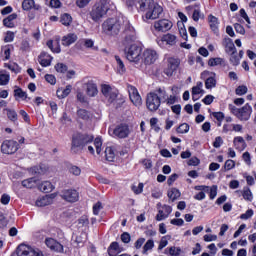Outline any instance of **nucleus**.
<instances>
[{
	"label": "nucleus",
	"instance_id": "9b49d317",
	"mask_svg": "<svg viewBox=\"0 0 256 256\" xmlns=\"http://www.w3.org/2000/svg\"><path fill=\"white\" fill-rule=\"evenodd\" d=\"M146 107L149 111H157L161 107V98L155 92H150L146 98Z\"/></svg>",
	"mask_w": 256,
	"mask_h": 256
},
{
	"label": "nucleus",
	"instance_id": "09e8293b",
	"mask_svg": "<svg viewBox=\"0 0 256 256\" xmlns=\"http://www.w3.org/2000/svg\"><path fill=\"white\" fill-rule=\"evenodd\" d=\"M9 79V73H7L6 71L0 72V85H7V83H9Z\"/></svg>",
	"mask_w": 256,
	"mask_h": 256
},
{
	"label": "nucleus",
	"instance_id": "f704fd0d",
	"mask_svg": "<svg viewBox=\"0 0 256 256\" xmlns=\"http://www.w3.org/2000/svg\"><path fill=\"white\" fill-rule=\"evenodd\" d=\"M164 253H165V255H169V256H179V255H181V248L171 246L169 248H166L164 250Z\"/></svg>",
	"mask_w": 256,
	"mask_h": 256
},
{
	"label": "nucleus",
	"instance_id": "4d7b16f0",
	"mask_svg": "<svg viewBox=\"0 0 256 256\" xmlns=\"http://www.w3.org/2000/svg\"><path fill=\"white\" fill-rule=\"evenodd\" d=\"M143 183H139L138 186H132V191L135 193V195H141L143 193Z\"/></svg>",
	"mask_w": 256,
	"mask_h": 256
},
{
	"label": "nucleus",
	"instance_id": "f03ea898",
	"mask_svg": "<svg viewBox=\"0 0 256 256\" xmlns=\"http://www.w3.org/2000/svg\"><path fill=\"white\" fill-rule=\"evenodd\" d=\"M127 20L123 18H108L102 24V31L106 35L115 36L119 35V32L125 27Z\"/></svg>",
	"mask_w": 256,
	"mask_h": 256
},
{
	"label": "nucleus",
	"instance_id": "680f3d73",
	"mask_svg": "<svg viewBox=\"0 0 256 256\" xmlns=\"http://www.w3.org/2000/svg\"><path fill=\"white\" fill-rule=\"evenodd\" d=\"M78 224L81 225V227H87V225H89V217L85 215L82 216L78 219Z\"/></svg>",
	"mask_w": 256,
	"mask_h": 256
},
{
	"label": "nucleus",
	"instance_id": "412c9836",
	"mask_svg": "<svg viewBox=\"0 0 256 256\" xmlns=\"http://www.w3.org/2000/svg\"><path fill=\"white\" fill-rule=\"evenodd\" d=\"M54 199L55 194L42 196L36 200V207H47V205H51V203H53Z\"/></svg>",
	"mask_w": 256,
	"mask_h": 256
},
{
	"label": "nucleus",
	"instance_id": "c03bdc74",
	"mask_svg": "<svg viewBox=\"0 0 256 256\" xmlns=\"http://www.w3.org/2000/svg\"><path fill=\"white\" fill-rule=\"evenodd\" d=\"M225 63V60L223 58H210L208 61V65L210 67H217V65H223Z\"/></svg>",
	"mask_w": 256,
	"mask_h": 256
},
{
	"label": "nucleus",
	"instance_id": "7c9ffc66",
	"mask_svg": "<svg viewBox=\"0 0 256 256\" xmlns=\"http://www.w3.org/2000/svg\"><path fill=\"white\" fill-rule=\"evenodd\" d=\"M233 143L236 149H238V151H243L245 150V147H247V144L245 143V139H243V137L241 136L235 137L233 140Z\"/></svg>",
	"mask_w": 256,
	"mask_h": 256
},
{
	"label": "nucleus",
	"instance_id": "0eeeda50",
	"mask_svg": "<svg viewBox=\"0 0 256 256\" xmlns=\"http://www.w3.org/2000/svg\"><path fill=\"white\" fill-rule=\"evenodd\" d=\"M163 14V7L159 5V3L154 2L143 15L144 21H154L155 19H159Z\"/></svg>",
	"mask_w": 256,
	"mask_h": 256
},
{
	"label": "nucleus",
	"instance_id": "a19ab883",
	"mask_svg": "<svg viewBox=\"0 0 256 256\" xmlns=\"http://www.w3.org/2000/svg\"><path fill=\"white\" fill-rule=\"evenodd\" d=\"M71 89H73V87L71 85H67L63 91L58 90L57 97H59V99H65V97L69 96L71 93Z\"/></svg>",
	"mask_w": 256,
	"mask_h": 256
},
{
	"label": "nucleus",
	"instance_id": "393cba45",
	"mask_svg": "<svg viewBox=\"0 0 256 256\" xmlns=\"http://www.w3.org/2000/svg\"><path fill=\"white\" fill-rule=\"evenodd\" d=\"M98 93L97 84L91 81L86 83V95H88V97H97Z\"/></svg>",
	"mask_w": 256,
	"mask_h": 256
},
{
	"label": "nucleus",
	"instance_id": "bf43d9fd",
	"mask_svg": "<svg viewBox=\"0 0 256 256\" xmlns=\"http://www.w3.org/2000/svg\"><path fill=\"white\" fill-rule=\"evenodd\" d=\"M55 69H56L57 73H66L67 65H65L63 63H58L55 65Z\"/></svg>",
	"mask_w": 256,
	"mask_h": 256
},
{
	"label": "nucleus",
	"instance_id": "c85d7f7f",
	"mask_svg": "<svg viewBox=\"0 0 256 256\" xmlns=\"http://www.w3.org/2000/svg\"><path fill=\"white\" fill-rule=\"evenodd\" d=\"M22 185L26 187V189H33V187H37V185H39V179L36 177L28 178L22 181Z\"/></svg>",
	"mask_w": 256,
	"mask_h": 256
},
{
	"label": "nucleus",
	"instance_id": "338daca9",
	"mask_svg": "<svg viewBox=\"0 0 256 256\" xmlns=\"http://www.w3.org/2000/svg\"><path fill=\"white\" fill-rule=\"evenodd\" d=\"M234 29L236 33H240V35H245V28L243 27V25L236 23L234 24Z\"/></svg>",
	"mask_w": 256,
	"mask_h": 256
},
{
	"label": "nucleus",
	"instance_id": "e2e57ef3",
	"mask_svg": "<svg viewBox=\"0 0 256 256\" xmlns=\"http://www.w3.org/2000/svg\"><path fill=\"white\" fill-rule=\"evenodd\" d=\"M202 92H203V89L197 88V86H194L192 88V99H193V101H197L198 98H195V95H201Z\"/></svg>",
	"mask_w": 256,
	"mask_h": 256
},
{
	"label": "nucleus",
	"instance_id": "774afa93",
	"mask_svg": "<svg viewBox=\"0 0 256 256\" xmlns=\"http://www.w3.org/2000/svg\"><path fill=\"white\" fill-rule=\"evenodd\" d=\"M252 215H253V210L249 209L244 214L240 215V219H243V220L251 219Z\"/></svg>",
	"mask_w": 256,
	"mask_h": 256
},
{
	"label": "nucleus",
	"instance_id": "2eb2a0df",
	"mask_svg": "<svg viewBox=\"0 0 256 256\" xmlns=\"http://www.w3.org/2000/svg\"><path fill=\"white\" fill-rule=\"evenodd\" d=\"M60 197H62L64 201H68V203H75L79 201V192L73 189L63 190L60 194Z\"/></svg>",
	"mask_w": 256,
	"mask_h": 256
},
{
	"label": "nucleus",
	"instance_id": "58836bf2",
	"mask_svg": "<svg viewBox=\"0 0 256 256\" xmlns=\"http://www.w3.org/2000/svg\"><path fill=\"white\" fill-rule=\"evenodd\" d=\"M113 251H116V253H121L123 249L119 246V242H112L110 246L108 247V255L109 256H115L113 254Z\"/></svg>",
	"mask_w": 256,
	"mask_h": 256
},
{
	"label": "nucleus",
	"instance_id": "6e6552de",
	"mask_svg": "<svg viewBox=\"0 0 256 256\" xmlns=\"http://www.w3.org/2000/svg\"><path fill=\"white\" fill-rule=\"evenodd\" d=\"M108 133L111 137H116V139H127L131 135V128H129V125L122 123L114 129H109Z\"/></svg>",
	"mask_w": 256,
	"mask_h": 256
},
{
	"label": "nucleus",
	"instance_id": "4be33fe9",
	"mask_svg": "<svg viewBox=\"0 0 256 256\" xmlns=\"http://www.w3.org/2000/svg\"><path fill=\"white\" fill-rule=\"evenodd\" d=\"M46 246L51 249V251H56V253H63V245L61 243L57 242L53 238H47L45 240Z\"/></svg>",
	"mask_w": 256,
	"mask_h": 256
},
{
	"label": "nucleus",
	"instance_id": "b1692460",
	"mask_svg": "<svg viewBox=\"0 0 256 256\" xmlns=\"http://www.w3.org/2000/svg\"><path fill=\"white\" fill-rule=\"evenodd\" d=\"M208 23L211 31H213L215 35H219V18L213 16V14H210L208 16Z\"/></svg>",
	"mask_w": 256,
	"mask_h": 256
},
{
	"label": "nucleus",
	"instance_id": "6ab92c4d",
	"mask_svg": "<svg viewBox=\"0 0 256 256\" xmlns=\"http://www.w3.org/2000/svg\"><path fill=\"white\" fill-rule=\"evenodd\" d=\"M178 67H179V59L169 58L168 66L164 70L165 75H167V77H171L173 75V73H175V71H177Z\"/></svg>",
	"mask_w": 256,
	"mask_h": 256
},
{
	"label": "nucleus",
	"instance_id": "f3484780",
	"mask_svg": "<svg viewBox=\"0 0 256 256\" xmlns=\"http://www.w3.org/2000/svg\"><path fill=\"white\" fill-rule=\"evenodd\" d=\"M157 51L153 49H146L143 53V61L145 65H153L158 59Z\"/></svg>",
	"mask_w": 256,
	"mask_h": 256
},
{
	"label": "nucleus",
	"instance_id": "f257e3e1",
	"mask_svg": "<svg viewBox=\"0 0 256 256\" xmlns=\"http://www.w3.org/2000/svg\"><path fill=\"white\" fill-rule=\"evenodd\" d=\"M114 9L115 4L111 0H99L93 5L90 11V17L92 21L99 23L101 19L107 17V13H109V11H113Z\"/></svg>",
	"mask_w": 256,
	"mask_h": 256
},
{
	"label": "nucleus",
	"instance_id": "4c0bfd02",
	"mask_svg": "<svg viewBox=\"0 0 256 256\" xmlns=\"http://www.w3.org/2000/svg\"><path fill=\"white\" fill-rule=\"evenodd\" d=\"M115 148L114 147H106L105 149V157L106 161H115Z\"/></svg>",
	"mask_w": 256,
	"mask_h": 256
},
{
	"label": "nucleus",
	"instance_id": "72a5a7b5",
	"mask_svg": "<svg viewBox=\"0 0 256 256\" xmlns=\"http://www.w3.org/2000/svg\"><path fill=\"white\" fill-rule=\"evenodd\" d=\"M39 189L40 191H43V193H51V191L55 189V186L49 181H44L39 185Z\"/></svg>",
	"mask_w": 256,
	"mask_h": 256
},
{
	"label": "nucleus",
	"instance_id": "37998d69",
	"mask_svg": "<svg viewBox=\"0 0 256 256\" xmlns=\"http://www.w3.org/2000/svg\"><path fill=\"white\" fill-rule=\"evenodd\" d=\"M156 95L159 97L160 102L161 101L165 102L166 99L169 97V95L167 94V91L165 90V88H158L156 90Z\"/></svg>",
	"mask_w": 256,
	"mask_h": 256
},
{
	"label": "nucleus",
	"instance_id": "e433bc0d",
	"mask_svg": "<svg viewBox=\"0 0 256 256\" xmlns=\"http://www.w3.org/2000/svg\"><path fill=\"white\" fill-rule=\"evenodd\" d=\"M115 61H116V69L118 73L123 75L127 69L125 68V63H123V60H121V57L115 56Z\"/></svg>",
	"mask_w": 256,
	"mask_h": 256
},
{
	"label": "nucleus",
	"instance_id": "de8ad7c7",
	"mask_svg": "<svg viewBox=\"0 0 256 256\" xmlns=\"http://www.w3.org/2000/svg\"><path fill=\"white\" fill-rule=\"evenodd\" d=\"M217 85V80L215 77H209L205 81V87L206 89H213Z\"/></svg>",
	"mask_w": 256,
	"mask_h": 256
},
{
	"label": "nucleus",
	"instance_id": "423d86ee",
	"mask_svg": "<svg viewBox=\"0 0 256 256\" xmlns=\"http://www.w3.org/2000/svg\"><path fill=\"white\" fill-rule=\"evenodd\" d=\"M123 45L125 47H129L131 45H135V41H137V34L135 32V28L129 24V21L125 22L124 32H123Z\"/></svg>",
	"mask_w": 256,
	"mask_h": 256
},
{
	"label": "nucleus",
	"instance_id": "1a4fd4ad",
	"mask_svg": "<svg viewBox=\"0 0 256 256\" xmlns=\"http://www.w3.org/2000/svg\"><path fill=\"white\" fill-rule=\"evenodd\" d=\"M101 93L107 99L108 103H115L119 95V91L116 88L111 87L109 84L101 85Z\"/></svg>",
	"mask_w": 256,
	"mask_h": 256
},
{
	"label": "nucleus",
	"instance_id": "5fc2aeb1",
	"mask_svg": "<svg viewBox=\"0 0 256 256\" xmlns=\"http://www.w3.org/2000/svg\"><path fill=\"white\" fill-rule=\"evenodd\" d=\"M176 131H177V133H181V134L189 133V124H187V123L181 124V125L177 128Z\"/></svg>",
	"mask_w": 256,
	"mask_h": 256
},
{
	"label": "nucleus",
	"instance_id": "69168bd1",
	"mask_svg": "<svg viewBox=\"0 0 256 256\" xmlns=\"http://www.w3.org/2000/svg\"><path fill=\"white\" fill-rule=\"evenodd\" d=\"M212 117L217 121H223V119H225V114L223 112H213Z\"/></svg>",
	"mask_w": 256,
	"mask_h": 256
},
{
	"label": "nucleus",
	"instance_id": "052dcab7",
	"mask_svg": "<svg viewBox=\"0 0 256 256\" xmlns=\"http://www.w3.org/2000/svg\"><path fill=\"white\" fill-rule=\"evenodd\" d=\"M236 95H245L247 93V86L241 85L238 86L235 90Z\"/></svg>",
	"mask_w": 256,
	"mask_h": 256
},
{
	"label": "nucleus",
	"instance_id": "0e129e2a",
	"mask_svg": "<svg viewBox=\"0 0 256 256\" xmlns=\"http://www.w3.org/2000/svg\"><path fill=\"white\" fill-rule=\"evenodd\" d=\"M45 80L47 83H50V85H55L57 83V79L52 74H46Z\"/></svg>",
	"mask_w": 256,
	"mask_h": 256
},
{
	"label": "nucleus",
	"instance_id": "7ed1b4c3",
	"mask_svg": "<svg viewBox=\"0 0 256 256\" xmlns=\"http://www.w3.org/2000/svg\"><path fill=\"white\" fill-rule=\"evenodd\" d=\"M95 137L91 134H81L78 133L72 137V153H79L82 149H85L87 145L93 143Z\"/></svg>",
	"mask_w": 256,
	"mask_h": 256
},
{
	"label": "nucleus",
	"instance_id": "49530a36",
	"mask_svg": "<svg viewBox=\"0 0 256 256\" xmlns=\"http://www.w3.org/2000/svg\"><path fill=\"white\" fill-rule=\"evenodd\" d=\"M229 55H230L229 61H230L231 65H234V67H237V65H239V63L241 61V59L237 55V51L232 54H229Z\"/></svg>",
	"mask_w": 256,
	"mask_h": 256
},
{
	"label": "nucleus",
	"instance_id": "a18cd8bd",
	"mask_svg": "<svg viewBox=\"0 0 256 256\" xmlns=\"http://www.w3.org/2000/svg\"><path fill=\"white\" fill-rule=\"evenodd\" d=\"M2 57L3 61H9V59L11 58V47L4 46L2 48Z\"/></svg>",
	"mask_w": 256,
	"mask_h": 256
},
{
	"label": "nucleus",
	"instance_id": "13d9d810",
	"mask_svg": "<svg viewBox=\"0 0 256 256\" xmlns=\"http://www.w3.org/2000/svg\"><path fill=\"white\" fill-rule=\"evenodd\" d=\"M225 171H231V169H235V162L231 159L227 160L224 164Z\"/></svg>",
	"mask_w": 256,
	"mask_h": 256
},
{
	"label": "nucleus",
	"instance_id": "bb28decb",
	"mask_svg": "<svg viewBox=\"0 0 256 256\" xmlns=\"http://www.w3.org/2000/svg\"><path fill=\"white\" fill-rule=\"evenodd\" d=\"M77 41V36L75 33H69L62 37V45L64 47H69V45H73Z\"/></svg>",
	"mask_w": 256,
	"mask_h": 256
},
{
	"label": "nucleus",
	"instance_id": "a211bd4d",
	"mask_svg": "<svg viewBox=\"0 0 256 256\" xmlns=\"http://www.w3.org/2000/svg\"><path fill=\"white\" fill-rule=\"evenodd\" d=\"M157 43L159 47H163V45H169L170 47H173V45L177 44V36L168 33L161 37V39L157 40Z\"/></svg>",
	"mask_w": 256,
	"mask_h": 256
},
{
	"label": "nucleus",
	"instance_id": "f8f14e48",
	"mask_svg": "<svg viewBox=\"0 0 256 256\" xmlns=\"http://www.w3.org/2000/svg\"><path fill=\"white\" fill-rule=\"evenodd\" d=\"M19 150V143L15 140H5L1 145L2 153L6 155H13V153H17Z\"/></svg>",
	"mask_w": 256,
	"mask_h": 256
},
{
	"label": "nucleus",
	"instance_id": "79ce46f5",
	"mask_svg": "<svg viewBox=\"0 0 256 256\" xmlns=\"http://www.w3.org/2000/svg\"><path fill=\"white\" fill-rule=\"evenodd\" d=\"M242 197L245 199V201H253V192H251L249 187L243 188Z\"/></svg>",
	"mask_w": 256,
	"mask_h": 256
},
{
	"label": "nucleus",
	"instance_id": "3c124183",
	"mask_svg": "<svg viewBox=\"0 0 256 256\" xmlns=\"http://www.w3.org/2000/svg\"><path fill=\"white\" fill-rule=\"evenodd\" d=\"M14 97H19V99H27V92L23 91L21 88L14 90Z\"/></svg>",
	"mask_w": 256,
	"mask_h": 256
},
{
	"label": "nucleus",
	"instance_id": "864d4df0",
	"mask_svg": "<svg viewBox=\"0 0 256 256\" xmlns=\"http://www.w3.org/2000/svg\"><path fill=\"white\" fill-rule=\"evenodd\" d=\"M155 247V242L153 240H148L145 245L143 246V253H147V251H151Z\"/></svg>",
	"mask_w": 256,
	"mask_h": 256
},
{
	"label": "nucleus",
	"instance_id": "603ef678",
	"mask_svg": "<svg viewBox=\"0 0 256 256\" xmlns=\"http://www.w3.org/2000/svg\"><path fill=\"white\" fill-rule=\"evenodd\" d=\"M69 173H71V175H75L76 177H79V175H81V168H79L78 166H70L68 168Z\"/></svg>",
	"mask_w": 256,
	"mask_h": 256
},
{
	"label": "nucleus",
	"instance_id": "aec40b11",
	"mask_svg": "<svg viewBox=\"0 0 256 256\" xmlns=\"http://www.w3.org/2000/svg\"><path fill=\"white\" fill-rule=\"evenodd\" d=\"M173 211V208L169 205H163L162 208H159L158 214L156 215V221H163V219H167L169 215H171V212Z\"/></svg>",
	"mask_w": 256,
	"mask_h": 256
},
{
	"label": "nucleus",
	"instance_id": "c9c22d12",
	"mask_svg": "<svg viewBox=\"0 0 256 256\" xmlns=\"http://www.w3.org/2000/svg\"><path fill=\"white\" fill-rule=\"evenodd\" d=\"M60 23H62V25L65 27H69V25L73 23V17H71V15L68 13H64L60 16Z\"/></svg>",
	"mask_w": 256,
	"mask_h": 256
},
{
	"label": "nucleus",
	"instance_id": "c756f323",
	"mask_svg": "<svg viewBox=\"0 0 256 256\" xmlns=\"http://www.w3.org/2000/svg\"><path fill=\"white\" fill-rule=\"evenodd\" d=\"M225 51L228 55L237 53V48L235 47V44L233 43V40H231V38L225 39Z\"/></svg>",
	"mask_w": 256,
	"mask_h": 256
},
{
	"label": "nucleus",
	"instance_id": "6e6d98bb",
	"mask_svg": "<svg viewBox=\"0 0 256 256\" xmlns=\"http://www.w3.org/2000/svg\"><path fill=\"white\" fill-rule=\"evenodd\" d=\"M7 117L10 119V121H17V112L15 110L8 109L7 110Z\"/></svg>",
	"mask_w": 256,
	"mask_h": 256
},
{
	"label": "nucleus",
	"instance_id": "ea45409f",
	"mask_svg": "<svg viewBox=\"0 0 256 256\" xmlns=\"http://www.w3.org/2000/svg\"><path fill=\"white\" fill-rule=\"evenodd\" d=\"M77 117L78 119H82L83 121H88V119L91 118V113L85 109H79L77 111Z\"/></svg>",
	"mask_w": 256,
	"mask_h": 256
},
{
	"label": "nucleus",
	"instance_id": "ddd939ff",
	"mask_svg": "<svg viewBox=\"0 0 256 256\" xmlns=\"http://www.w3.org/2000/svg\"><path fill=\"white\" fill-rule=\"evenodd\" d=\"M153 27L158 33H167V31L173 28V22L169 19H160L154 22Z\"/></svg>",
	"mask_w": 256,
	"mask_h": 256
},
{
	"label": "nucleus",
	"instance_id": "8fccbe9b",
	"mask_svg": "<svg viewBox=\"0 0 256 256\" xmlns=\"http://www.w3.org/2000/svg\"><path fill=\"white\" fill-rule=\"evenodd\" d=\"M103 146V140H101V138H95V140H94V147H95V149H96V153L98 154V155H101V147Z\"/></svg>",
	"mask_w": 256,
	"mask_h": 256
},
{
	"label": "nucleus",
	"instance_id": "dca6fc26",
	"mask_svg": "<svg viewBox=\"0 0 256 256\" xmlns=\"http://www.w3.org/2000/svg\"><path fill=\"white\" fill-rule=\"evenodd\" d=\"M17 256H43L41 251H35L26 245H20L17 248Z\"/></svg>",
	"mask_w": 256,
	"mask_h": 256
},
{
	"label": "nucleus",
	"instance_id": "cd10ccee",
	"mask_svg": "<svg viewBox=\"0 0 256 256\" xmlns=\"http://www.w3.org/2000/svg\"><path fill=\"white\" fill-rule=\"evenodd\" d=\"M46 45L51 50L52 53H61V45H59V39L55 41L48 40Z\"/></svg>",
	"mask_w": 256,
	"mask_h": 256
},
{
	"label": "nucleus",
	"instance_id": "473e14b6",
	"mask_svg": "<svg viewBox=\"0 0 256 256\" xmlns=\"http://www.w3.org/2000/svg\"><path fill=\"white\" fill-rule=\"evenodd\" d=\"M168 198L170 199V201H177V199H179V197H181V192L179 191V189L177 188H171L170 190H168Z\"/></svg>",
	"mask_w": 256,
	"mask_h": 256
},
{
	"label": "nucleus",
	"instance_id": "39448f33",
	"mask_svg": "<svg viewBox=\"0 0 256 256\" xmlns=\"http://www.w3.org/2000/svg\"><path fill=\"white\" fill-rule=\"evenodd\" d=\"M142 51L141 46L136 44L125 46L124 48L126 59L130 61V63H140L143 60Z\"/></svg>",
	"mask_w": 256,
	"mask_h": 256
},
{
	"label": "nucleus",
	"instance_id": "2f4dec72",
	"mask_svg": "<svg viewBox=\"0 0 256 256\" xmlns=\"http://www.w3.org/2000/svg\"><path fill=\"white\" fill-rule=\"evenodd\" d=\"M15 19H17V14H15V13L10 14L7 18H5L3 20V25L10 29L15 27V23H13V21H15Z\"/></svg>",
	"mask_w": 256,
	"mask_h": 256
},
{
	"label": "nucleus",
	"instance_id": "5701e85b",
	"mask_svg": "<svg viewBox=\"0 0 256 256\" xmlns=\"http://www.w3.org/2000/svg\"><path fill=\"white\" fill-rule=\"evenodd\" d=\"M53 61V58L49 53L47 52H42L38 56V62L42 67H49L51 65V62Z\"/></svg>",
	"mask_w": 256,
	"mask_h": 256
},
{
	"label": "nucleus",
	"instance_id": "20e7f679",
	"mask_svg": "<svg viewBox=\"0 0 256 256\" xmlns=\"http://www.w3.org/2000/svg\"><path fill=\"white\" fill-rule=\"evenodd\" d=\"M228 109L239 121H249L253 113V107L249 103L245 104L242 108H237L233 104H229Z\"/></svg>",
	"mask_w": 256,
	"mask_h": 256
},
{
	"label": "nucleus",
	"instance_id": "9d476101",
	"mask_svg": "<svg viewBox=\"0 0 256 256\" xmlns=\"http://www.w3.org/2000/svg\"><path fill=\"white\" fill-rule=\"evenodd\" d=\"M153 3H155V0H127V5L130 7L136 6L139 13H145Z\"/></svg>",
	"mask_w": 256,
	"mask_h": 256
},
{
	"label": "nucleus",
	"instance_id": "a878e982",
	"mask_svg": "<svg viewBox=\"0 0 256 256\" xmlns=\"http://www.w3.org/2000/svg\"><path fill=\"white\" fill-rule=\"evenodd\" d=\"M22 9L23 11H31V9L39 11V9H41V6L35 4V0H23Z\"/></svg>",
	"mask_w": 256,
	"mask_h": 256
},
{
	"label": "nucleus",
	"instance_id": "4468645a",
	"mask_svg": "<svg viewBox=\"0 0 256 256\" xmlns=\"http://www.w3.org/2000/svg\"><path fill=\"white\" fill-rule=\"evenodd\" d=\"M130 101L135 105V107H141L143 105V99H141V95H139V91L135 86L128 85L127 86Z\"/></svg>",
	"mask_w": 256,
	"mask_h": 256
}]
</instances>
